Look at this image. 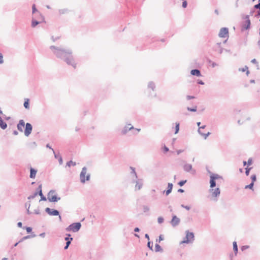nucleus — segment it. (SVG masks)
<instances>
[{
  "label": "nucleus",
  "instance_id": "nucleus-1",
  "mask_svg": "<svg viewBox=\"0 0 260 260\" xmlns=\"http://www.w3.org/2000/svg\"><path fill=\"white\" fill-rule=\"evenodd\" d=\"M44 21V18L40 13L37 14L36 17H33L31 21V26L35 27L38 24Z\"/></svg>",
  "mask_w": 260,
  "mask_h": 260
},
{
  "label": "nucleus",
  "instance_id": "nucleus-2",
  "mask_svg": "<svg viewBox=\"0 0 260 260\" xmlns=\"http://www.w3.org/2000/svg\"><path fill=\"white\" fill-rule=\"evenodd\" d=\"M81 225L80 223H74L71 225H70L66 229L67 231H72L73 232H76L78 231L81 228Z\"/></svg>",
  "mask_w": 260,
  "mask_h": 260
},
{
  "label": "nucleus",
  "instance_id": "nucleus-3",
  "mask_svg": "<svg viewBox=\"0 0 260 260\" xmlns=\"http://www.w3.org/2000/svg\"><path fill=\"white\" fill-rule=\"evenodd\" d=\"M194 240V235L192 232L189 231L186 232V237L185 239L182 242V243H189L191 242Z\"/></svg>",
  "mask_w": 260,
  "mask_h": 260
},
{
  "label": "nucleus",
  "instance_id": "nucleus-4",
  "mask_svg": "<svg viewBox=\"0 0 260 260\" xmlns=\"http://www.w3.org/2000/svg\"><path fill=\"white\" fill-rule=\"evenodd\" d=\"M90 176L86 175V169L83 168L80 174V179L81 182H84L85 180H88Z\"/></svg>",
  "mask_w": 260,
  "mask_h": 260
},
{
  "label": "nucleus",
  "instance_id": "nucleus-5",
  "mask_svg": "<svg viewBox=\"0 0 260 260\" xmlns=\"http://www.w3.org/2000/svg\"><path fill=\"white\" fill-rule=\"evenodd\" d=\"M210 187L213 188L215 186V179H218L220 178V176L216 174H212L210 176Z\"/></svg>",
  "mask_w": 260,
  "mask_h": 260
},
{
  "label": "nucleus",
  "instance_id": "nucleus-6",
  "mask_svg": "<svg viewBox=\"0 0 260 260\" xmlns=\"http://www.w3.org/2000/svg\"><path fill=\"white\" fill-rule=\"evenodd\" d=\"M219 36L221 38H228L229 37L228 29L225 27L222 28L220 30Z\"/></svg>",
  "mask_w": 260,
  "mask_h": 260
},
{
  "label": "nucleus",
  "instance_id": "nucleus-7",
  "mask_svg": "<svg viewBox=\"0 0 260 260\" xmlns=\"http://www.w3.org/2000/svg\"><path fill=\"white\" fill-rule=\"evenodd\" d=\"M48 199L50 202H56L58 199L54 192L50 191L48 194Z\"/></svg>",
  "mask_w": 260,
  "mask_h": 260
},
{
  "label": "nucleus",
  "instance_id": "nucleus-8",
  "mask_svg": "<svg viewBox=\"0 0 260 260\" xmlns=\"http://www.w3.org/2000/svg\"><path fill=\"white\" fill-rule=\"evenodd\" d=\"M198 126H199V129H198V132L200 133L201 135L204 137V138L206 139L208 137V136L210 135V133L208 132L207 134H205L202 132V129H204L205 127V125L200 126L201 122H198L197 123Z\"/></svg>",
  "mask_w": 260,
  "mask_h": 260
},
{
  "label": "nucleus",
  "instance_id": "nucleus-9",
  "mask_svg": "<svg viewBox=\"0 0 260 260\" xmlns=\"http://www.w3.org/2000/svg\"><path fill=\"white\" fill-rule=\"evenodd\" d=\"M32 126L29 123H26L24 130V134L26 136H28L31 132Z\"/></svg>",
  "mask_w": 260,
  "mask_h": 260
},
{
  "label": "nucleus",
  "instance_id": "nucleus-10",
  "mask_svg": "<svg viewBox=\"0 0 260 260\" xmlns=\"http://www.w3.org/2000/svg\"><path fill=\"white\" fill-rule=\"evenodd\" d=\"M210 192L212 197L215 198L220 194V191L218 188H216L215 189L212 188L210 189Z\"/></svg>",
  "mask_w": 260,
  "mask_h": 260
},
{
  "label": "nucleus",
  "instance_id": "nucleus-11",
  "mask_svg": "<svg viewBox=\"0 0 260 260\" xmlns=\"http://www.w3.org/2000/svg\"><path fill=\"white\" fill-rule=\"evenodd\" d=\"M246 20L245 24L243 25L242 30H247L250 28V20L249 19L248 16L246 17Z\"/></svg>",
  "mask_w": 260,
  "mask_h": 260
},
{
  "label": "nucleus",
  "instance_id": "nucleus-12",
  "mask_svg": "<svg viewBox=\"0 0 260 260\" xmlns=\"http://www.w3.org/2000/svg\"><path fill=\"white\" fill-rule=\"evenodd\" d=\"M45 211L51 215H58L59 214V212L57 210H51L48 208H47Z\"/></svg>",
  "mask_w": 260,
  "mask_h": 260
},
{
  "label": "nucleus",
  "instance_id": "nucleus-13",
  "mask_svg": "<svg viewBox=\"0 0 260 260\" xmlns=\"http://www.w3.org/2000/svg\"><path fill=\"white\" fill-rule=\"evenodd\" d=\"M171 222L173 226H176L179 222V219L176 216H174Z\"/></svg>",
  "mask_w": 260,
  "mask_h": 260
},
{
  "label": "nucleus",
  "instance_id": "nucleus-14",
  "mask_svg": "<svg viewBox=\"0 0 260 260\" xmlns=\"http://www.w3.org/2000/svg\"><path fill=\"white\" fill-rule=\"evenodd\" d=\"M24 126L25 122L23 120H21L19 122V123L17 125V127L20 131L23 132Z\"/></svg>",
  "mask_w": 260,
  "mask_h": 260
},
{
  "label": "nucleus",
  "instance_id": "nucleus-15",
  "mask_svg": "<svg viewBox=\"0 0 260 260\" xmlns=\"http://www.w3.org/2000/svg\"><path fill=\"white\" fill-rule=\"evenodd\" d=\"M190 73L193 76H196L198 77L201 76V72L198 69L192 70Z\"/></svg>",
  "mask_w": 260,
  "mask_h": 260
},
{
  "label": "nucleus",
  "instance_id": "nucleus-16",
  "mask_svg": "<svg viewBox=\"0 0 260 260\" xmlns=\"http://www.w3.org/2000/svg\"><path fill=\"white\" fill-rule=\"evenodd\" d=\"M7 124L6 122H4L1 118H0V127L3 129L6 128Z\"/></svg>",
  "mask_w": 260,
  "mask_h": 260
},
{
  "label": "nucleus",
  "instance_id": "nucleus-17",
  "mask_svg": "<svg viewBox=\"0 0 260 260\" xmlns=\"http://www.w3.org/2000/svg\"><path fill=\"white\" fill-rule=\"evenodd\" d=\"M37 171L33 169H30V177L34 178H35V176H36L37 174Z\"/></svg>",
  "mask_w": 260,
  "mask_h": 260
},
{
  "label": "nucleus",
  "instance_id": "nucleus-18",
  "mask_svg": "<svg viewBox=\"0 0 260 260\" xmlns=\"http://www.w3.org/2000/svg\"><path fill=\"white\" fill-rule=\"evenodd\" d=\"M76 162L72 160H70L67 163V166H68L69 167H70L71 166H76Z\"/></svg>",
  "mask_w": 260,
  "mask_h": 260
},
{
  "label": "nucleus",
  "instance_id": "nucleus-19",
  "mask_svg": "<svg viewBox=\"0 0 260 260\" xmlns=\"http://www.w3.org/2000/svg\"><path fill=\"white\" fill-rule=\"evenodd\" d=\"M233 245V250L235 251V252H236V253H237L238 252V248L237 244H236V242H234Z\"/></svg>",
  "mask_w": 260,
  "mask_h": 260
},
{
  "label": "nucleus",
  "instance_id": "nucleus-20",
  "mask_svg": "<svg viewBox=\"0 0 260 260\" xmlns=\"http://www.w3.org/2000/svg\"><path fill=\"white\" fill-rule=\"evenodd\" d=\"M155 88V85L153 83H150L148 85V89L149 91L150 90H154Z\"/></svg>",
  "mask_w": 260,
  "mask_h": 260
},
{
  "label": "nucleus",
  "instance_id": "nucleus-21",
  "mask_svg": "<svg viewBox=\"0 0 260 260\" xmlns=\"http://www.w3.org/2000/svg\"><path fill=\"white\" fill-rule=\"evenodd\" d=\"M24 106L26 109L29 108V100H28V99L25 100L24 103Z\"/></svg>",
  "mask_w": 260,
  "mask_h": 260
},
{
  "label": "nucleus",
  "instance_id": "nucleus-22",
  "mask_svg": "<svg viewBox=\"0 0 260 260\" xmlns=\"http://www.w3.org/2000/svg\"><path fill=\"white\" fill-rule=\"evenodd\" d=\"M187 109H188V111H190L196 112L197 111V106L194 105L191 108H189V107H188Z\"/></svg>",
  "mask_w": 260,
  "mask_h": 260
},
{
  "label": "nucleus",
  "instance_id": "nucleus-23",
  "mask_svg": "<svg viewBox=\"0 0 260 260\" xmlns=\"http://www.w3.org/2000/svg\"><path fill=\"white\" fill-rule=\"evenodd\" d=\"M32 13L33 14H35L37 13L36 14V16H37V14H38L39 13L37 11V10L36 9V8L35 7V5L34 4L32 6Z\"/></svg>",
  "mask_w": 260,
  "mask_h": 260
},
{
  "label": "nucleus",
  "instance_id": "nucleus-24",
  "mask_svg": "<svg viewBox=\"0 0 260 260\" xmlns=\"http://www.w3.org/2000/svg\"><path fill=\"white\" fill-rule=\"evenodd\" d=\"M155 251H160L161 250V248L160 245L158 244H156L155 246Z\"/></svg>",
  "mask_w": 260,
  "mask_h": 260
},
{
  "label": "nucleus",
  "instance_id": "nucleus-25",
  "mask_svg": "<svg viewBox=\"0 0 260 260\" xmlns=\"http://www.w3.org/2000/svg\"><path fill=\"white\" fill-rule=\"evenodd\" d=\"M253 186V183L251 182L250 184H249L248 185H246L245 187V189L249 188L250 189H252Z\"/></svg>",
  "mask_w": 260,
  "mask_h": 260
},
{
  "label": "nucleus",
  "instance_id": "nucleus-26",
  "mask_svg": "<svg viewBox=\"0 0 260 260\" xmlns=\"http://www.w3.org/2000/svg\"><path fill=\"white\" fill-rule=\"evenodd\" d=\"M73 240V238H70V241H68L66 243V246H65L64 247V249H66L68 248V246H69V245L70 244V243H71V241H72Z\"/></svg>",
  "mask_w": 260,
  "mask_h": 260
},
{
  "label": "nucleus",
  "instance_id": "nucleus-27",
  "mask_svg": "<svg viewBox=\"0 0 260 260\" xmlns=\"http://www.w3.org/2000/svg\"><path fill=\"white\" fill-rule=\"evenodd\" d=\"M179 123H176V125H175V134H176L178 131H179Z\"/></svg>",
  "mask_w": 260,
  "mask_h": 260
},
{
  "label": "nucleus",
  "instance_id": "nucleus-28",
  "mask_svg": "<svg viewBox=\"0 0 260 260\" xmlns=\"http://www.w3.org/2000/svg\"><path fill=\"white\" fill-rule=\"evenodd\" d=\"M251 180H252V182H253L254 183V182L256 181V175H252L251 176Z\"/></svg>",
  "mask_w": 260,
  "mask_h": 260
},
{
  "label": "nucleus",
  "instance_id": "nucleus-29",
  "mask_svg": "<svg viewBox=\"0 0 260 260\" xmlns=\"http://www.w3.org/2000/svg\"><path fill=\"white\" fill-rule=\"evenodd\" d=\"M164 221V219L162 217H159L157 218V221L159 223H161Z\"/></svg>",
  "mask_w": 260,
  "mask_h": 260
},
{
  "label": "nucleus",
  "instance_id": "nucleus-30",
  "mask_svg": "<svg viewBox=\"0 0 260 260\" xmlns=\"http://www.w3.org/2000/svg\"><path fill=\"white\" fill-rule=\"evenodd\" d=\"M186 182V180H182L178 182V185L179 186H183Z\"/></svg>",
  "mask_w": 260,
  "mask_h": 260
},
{
  "label": "nucleus",
  "instance_id": "nucleus-31",
  "mask_svg": "<svg viewBox=\"0 0 260 260\" xmlns=\"http://www.w3.org/2000/svg\"><path fill=\"white\" fill-rule=\"evenodd\" d=\"M38 194V192H36L35 193H34L33 195L32 196H29L28 199H33L35 197H36V196H37Z\"/></svg>",
  "mask_w": 260,
  "mask_h": 260
},
{
  "label": "nucleus",
  "instance_id": "nucleus-32",
  "mask_svg": "<svg viewBox=\"0 0 260 260\" xmlns=\"http://www.w3.org/2000/svg\"><path fill=\"white\" fill-rule=\"evenodd\" d=\"M162 150H164L165 153H167L169 151V149L167 146H164V148H162Z\"/></svg>",
  "mask_w": 260,
  "mask_h": 260
},
{
  "label": "nucleus",
  "instance_id": "nucleus-33",
  "mask_svg": "<svg viewBox=\"0 0 260 260\" xmlns=\"http://www.w3.org/2000/svg\"><path fill=\"white\" fill-rule=\"evenodd\" d=\"M168 189L169 190L172 191L173 188V184L171 183H169L168 184Z\"/></svg>",
  "mask_w": 260,
  "mask_h": 260
},
{
  "label": "nucleus",
  "instance_id": "nucleus-34",
  "mask_svg": "<svg viewBox=\"0 0 260 260\" xmlns=\"http://www.w3.org/2000/svg\"><path fill=\"white\" fill-rule=\"evenodd\" d=\"M3 56L2 53H0V64H2L3 63Z\"/></svg>",
  "mask_w": 260,
  "mask_h": 260
},
{
  "label": "nucleus",
  "instance_id": "nucleus-35",
  "mask_svg": "<svg viewBox=\"0 0 260 260\" xmlns=\"http://www.w3.org/2000/svg\"><path fill=\"white\" fill-rule=\"evenodd\" d=\"M187 3L186 1H184L183 2V5H182V6L184 8H185L186 7H187Z\"/></svg>",
  "mask_w": 260,
  "mask_h": 260
},
{
  "label": "nucleus",
  "instance_id": "nucleus-36",
  "mask_svg": "<svg viewBox=\"0 0 260 260\" xmlns=\"http://www.w3.org/2000/svg\"><path fill=\"white\" fill-rule=\"evenodd\" d=\"M26 232L29 233H30L31 231V228H29V227H28V228H26Z\"/></svg>",
  "mask_w": 260,
  "mask_h": 260
},
{
  "label": "nucleus",
  "instance_id": "nucleus-37",
  "mask_svg": "<svg viewBox=\"0 0 260 260\" xmlns=\"http://www.w3.org/2000/svg\"><path fill=\"white\" fill-rule=\"evenodd\" d=\"M250 169V168L249 169H248V168L246 169L245 174H246V175H249Z\"/></svg>",
  "mask_w": 260,
  "mask_h": 260
},
{
  "label": "nucleus",
  "instance_id": "nucleus-38",
  "mask_svg": "<svg viewBox=\"0 0 260 260\" xmlns=\"http://www.w3.org/2000/svg\"><path fill=\"white\" fill-rule=\"evenodd\" d=\"M252 163V159L251 158H249L248 159V161H247V164L248 165H250Z\"/></svg>",
  "mask_w": 260,
  "mask_h": 260
},
{
  "label": "nucleus",
  "instance_id": "nucleus-39",
  "mask_svg": "<svg viewBox=\"0 0 260 260\" xmlns=\"http://www.w3.org/2000/svg\"><path fill=\"white\" fill-rule=\"evenodd\" d=\"M254 7H255L256 9H259L260 10V3L258 4L255 5Z\"/></svg>",
  "mask_w": 260,
  "mask_h": 260
},
{
  "label": "nucleus",
  "instance_id": "nucleus-40",
  "mask_svg": "<svg viewBox=\"0 0 260 260\" xmlns=\"http://www.w3.org/2000/svg\"><path fill=\"white\" fill-rule=\"evenodd\" d=\"M249 247L248 246H243L241 248L242 250H244L245 249L248 248Z\"/></svg>",
  "mask_w": 260,
  "mask_h": 260
},
{
  "label": "nucleus",
  "instance_id": "nucleus-41",
  "mask_svg": "<svg viewBox=\"0 0 260 260\" xmlns=\"http://www.w3.org/2000/svg\"><path fill=\"white\" fill-rule=\"evenodd\" d=\"M59 161L60 164H61L62 163V157L60 156L59 158Z\"/></svg>",
  "mask_w": 260,
  "mask_h": 260
},
{
  "label": "nucleus",
  "instance_id": "nucleus-42",
  "mask_svg": "<svg viewBox=\"0 0 260 260\" xmlns=\"http://www.w3.org/2000/svg\"><path fill=\"white\" fill-rule=\"evenodd\" d=\"M18 226L19 227V228H22V223L21 222H19L18 223Z\"/></svg>",
  "mask_w": 260,
  "mask_h": 260
},
{
  "label": "nucleus",
  "instance_id": "nucleus-43",
  "mask_svg": "<svg viewBox=\"0 0 260 260\" xmlns=\"http://www.w3.org/2000/svg\"><path fill=\"white\" fill-rule=\"evenodd\" d=\"M172 191L168 189L167 191H166V194L167 195H168L169 194H170L171 192Z\"/></svg>",
  "mask_w": 260,
  "mask_h": 260
},
{
  "label": "nucleus",
  "instance_id": "nucleus-44",
  "mask_svg": "<svg viewBox=\"0 0 260 260\" xmlns=\"http://www.w3.org/2000/svg\"><path fill=\"white\" fill-rule=\"evenodd\" d=\"M187 99L188 100H190V99H194V96H187Z\"/></svg>",
  "mask_w": 260,
  "mask_h": 260
},
{
  "label": "nucleus",
  "instance_id": "nucleus-45",
  "mask_svg": "<svg viewBox=\"0 0 260 260\" xmlns=\"http://www.w3.org/2000/svg\"><path fill=\"white\" fill-rule=\"evenodd\" d=\"M178 192H181V193H183V192H184V190L183 189H179L178 190Z\"/></svg>",
  "mask_w": 260,
  "mask_h": 260
},
{
  "label": "nucleus",
  "instance_id": "nucleus-46",
  "mask_svg": "<svg viewBox=\"0 0 260 260\" xmlns=\"http://www.w3.org/2000/svg\"><path fill=\"white\" fill-rule=\"evenodd\" d=\"M159 241L163 240V237H162L161 235H160V236H159Z\"/></svg>",
  "mask_w": 260,
  "mask_h": 260
},
{
  "label": "nucleus",
  "instance_id": "nucleus-47",
  "mask_svg": "<svg viewBox=\"0 0 260 260\" xmlns=\"http://www.w3.org/2000/svg\"><path fill=\"white\" fill-rule=\"evenodd\" d=\"M27 212H28V213H32V211L29 210V206H28V207L27 208Z\"/></svg>",
  "mask_w": 260,
  "mask_h": 260
},
{
  "label": "nucleus",
  "instance_id": "nucleus-48",
  "mask_svg": "<svg viewBox=\"0 0 260 260\" xmlns=\"http://www.w3.org/2000/svg\"><path fill=\"white\" fill-rule=\"evenodd\" d=\"M67 62L69 64L72 63V60H67Z\"/></svg>",
  "mask_w": 260,
  "mask_h": 260
},
{
  "label": "nucleus",
  "instance_id": "nucleus-49",
  "mask_svg": "<svg viewBox=\"0 0 260 260\" xmlns=\"http://www.w3.org/2000/svg\"><path fill=\"white\" fill-rule=\"evenodd\" d=\"M133 128V126H127V128L129 130H131V129H132Z\"/></svg>",
  "mask_w": 260,
  "mask_h": 260
},
{
  "label": "nucleus",
  "instance_id": "nucleus-50",
  "mask_svg": "<svg viewBox=\"0 0 260 260\" xmlns=\"http://www.w3.org/2000/svg\"><path fill=\"white\" fill-rule=\"evenodd\" d=\"M134 231L135 232H138L139 231V229L138 228H136L135 229Z\"/></svg>",
  "mask_w": 260,
  "mask_h": 260
},
{
  "label": "nucleus",
  "instance_id": "nucleus-51",
  "mask_svg": "<svg viewBox=\"0 0 260 260\" xmlns=\"http://www.w3.org/2000/svg\"><path fill=\"white\" fill-rule=\"evenodd\" d=\"M70 238H69L68 237H66V238H65V240L67 241H70Z\"/></svg>",
  "mask_w": 260,
  "mask_h": 260
},
{
  "label": "nucleus",
  "instance_id": "nucleus-52",
  "mask_svg": "<svg viewBox=\"0 0 260 260\" xmlns=\"http://www.w3.org/2000/svg\"><path fill=\"white\" fill-rule=\"evenodd\" d=\"M29 237V236H25V237H23V240H24V239H26L28 238Z\"/></svg>",
  "mask_w": 260,
  "mask_h": 260
},
{
  "label": "nucleus",
  "instance_id": "nucleus-53",
  "mask_svg": "<svg viewBox=\"0 0 260 260\" xmlns=\"http://www.w3.org/2000/svg\"><path fill=\"white\" fill-rule=\"evenodd\" d=\"M198 83L200 84H202V85H203L204 84V83L201 81H199L198 82Z\"/></svg>",
  "mask_w": 260,
  "mask_h": 260
},
{
  "label": "nucleus",
  "instance_id": "nucleus-54",
  "mask_svg": "<svg viewBox=\"0 0 260 260\" xmlns=\"http://www.w3.org/2000/svg\"><path fill=\"white\" fill-rule=\"evenodd\" d=\"M39 194H40L41 196H43L42 190H40V193H39Z\"/></svg>",
  "mask_w": 260,
  "mask_h": 260
},
{
  "label": "nucleus",
  "instance_id": "nucleus-55",
  "mask_svg": "<svg viewBox=\"0 0 260 260\" xmlns=\"http://www.w3.org/2000/svg\"><path fill=\"white\" fill-rule=\"evenodd\" d=\"M145 237H146L147 238H148V239H149V235H148V234H146Z\"/></svg>",
  "mask_w": 260,
  "mask_h": 260
},
{
  "label": "nucleus",
  "instance_id": "nucleus-56",
  "mask_svg": "<svg viewBox=\"0 0 260 260\" xmlns=\"http://www.w3.org/2000/svg\"><path fill=\"white\" fill-rule=\"evenodd\" d=\"M251 61L252 62H256V59H252Z\"/></svg>",
  "mask_w": 260,
  "mask_h": 260
},
{
  "label": "nucleus",
  "instance_id": "nucleus-57",
  "mask_svg": "<svg viewBox=\"0 0 260 260\" xmlns=\"http://www.w3.org/2000/svg\"><path fill=\"white\" fill-rule=\"evenodd\" d=\"M148 246L149 247H150V242H149L148 243ZM150 248H151V247H150Z\"/></svg>",
  "mask_w": 260,
  "mask_h": 260
},
{
  "label": "nucleus",
  "instance_id": "nucleus-58",
  "mask_svg": "<svg viewBox=\"0 0 260 260\" xmlns=\"http://www.w3.org/2000/svg\"><path fill=\"white\" fill-rule=\"evenodd\" d=\"M18 244V243H16L15 244L14 246H17Z\"/></svg>",
  "mask_w": 260,
  "mask_h": 260
},
{
  "label": "nucleus",
  "instance_id": "nucleus-59",
  "mask_svg": "<svg viewBox=\"0 0 260 260\" xmlns=\"http://www.w3.org/2000/svg\"><path fill=\"white\" fill-rule=\"evenodd\" d=\"M243 164H244V165L245 166V165H246V162L245 161H244L243 162Z\"/></svg>",
  "mask_w": 260,
  "mask_h": 260
},
{
  "label": "nucleus",
  "instance_id": "nucleus-60",
  "mask_svg": "<svg viewBox=\"0 0 260 260\" xmlns=\"http://www.w3.org/2000/svg\"><path fill=\"white\" fill-rule=\"evenodd\" d=\"M3 113V112L1 110H0V114H2Z\"/></svg>",
  "mask_w": 260,
  "mask_h": 260
},
{
  "label": "nucleus",
  "instance_id": "nucleus-61",
  "mask_svg": "<svg viewBox=\"0 0 260 260\" xmlns=\"http://www.w3.org/2000/svg\"><path fill=\"white\" fill-rule=\"evenodd\" d=\"M250 82H251V83H254V80H251V81H250Z\"/></svg>",
  "mask_w": 260,
  "mask_h": 260
},
{
  "label": "nucleus",
  "instance_id": "nucleus-62",
  "mask_svg": "<svg viewBox=\"0 0 260 260\" xmlns=\"http://www.w3.org/2000/svg\"><path fill=\"white\" fill-rule=\"evenodd\" d=\"M42 200H46V198L45 197L42 198Z\"/></svg>",
  "mask_w": 260,
  "mask_h": 260
},
{
  "label": "nucleus",
  "instance_id": "nucleus-63",
  "mask_svg": "<svg viewBox=\"0 0 260 260\" xmlns=\"http://www.w3.org/2000/svg\"><path fill=\"white\" fill-rule=\"evenodd\" d=\"M7 259L6 258H4L3 259V260H7Z\"/></svg>",
  "mask_w": 260,
  "mask_h": 260
},
{
  "label": "nucleus",
  "instance_id": "nucleus-64",
  "mask_svg": "<svg viewBox=\"0 0 260 260\" xmlns=\"http://www.w3.org/2000/svg\"><path fill=\"white\" fill-rule=\"evenodd\" d=\"M258 15L260 16V10H259V11L258 12Z\"/></svg>",
  "mask_w": 260,
  "mask_h": 260
}]
</instances>
